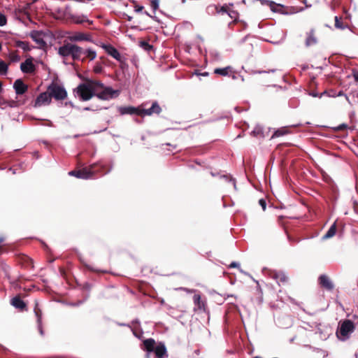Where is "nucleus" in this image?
Masks as SVG:
<instances>
[{
    "label": "nucleus",
    "instance_id": "obj_26",
    "mask_svg": "<svg viewBox=\"0 0 358 358\" xmlns=\"http://www.w3.org/2000/svg\"><path fill=\"white\" fill-rule=\"evenodd\" d=\"M15 46L21 48L24 52H29L31 50V48L29 46V44L27 41H16L15 42Z\"/></svg>",
    "mask_w": 358,
    "mask_h": 358
},
{
    "label": "nucleus",
    "instance_id": "obj_51",
    "mask_svg": "<svg viewBox=\"0 0 358 358\" xmlns=\"http://www.w3.org/2000/svg\"><path fill=\"white\" fill-rule=\"evenodd\" d=\"M153 355V352L146 351L145 358H151Z\"/></svg>",
    "mask_w": 358,
    "mask_h": 358
},
{
    "label": "nucleus",
    "instance_id": "obj_12",
    "mask_svg": "<svg viewBox=\"0 0 358 358\" xmlns=\"http://www.w3.org/2000/svg\"><path fill=\"white\" fill-rule=\"evenodd\" d=\"M69 40L71 42L78 41H89L92 42L93 38L90 34H85L82 32H76L73 35L69 37Z\"/></svg>",
    "mask_w": 358,
    "mask_h": 358
},
{
    "label": "nucleus",
    "instance_id": "obj_45",
    "mask_svg": "<svg viewBox=\"0 0 358 358\" xmlns=\"http://www.w3.org/2000/svg\"><path fill=\"white\" fill-rule=\"evenodd\" d=\"M259 204L262 208L263 210H265L266 208V201L264 199H260L259 200Z\"/></svg>",
    "mask_w": 358,
    "mask_h": 358
},
{
    "label": "nucleus",
    "instance_id": "obj_58",
    "mask_svg": "<svg viewBox=\"0 0 358 358\" xmlns=\"http://www.w3.org/2000/svg\"><path fill=\"white\" fill-rule=\"evenodd\" d=\"M308 69V65H303L302 66V70L303 71H306Z\"/></svg>",
    "mask_w": 358,
    "mask_h": 358
},
{
    "label": "nucleus",
    "instance_id": "obj_31",
    "mask_svg": "<svg viewBox=\"0 0 358 358\" xmlns=\"http://www.w3.org/2000/svg\"><path fill=\"white\" fill-rule=\"evenodd\" d=\"M251 135L257 137L259 136H263V128L260 125H257L251 131Z\"/></svg>",
    "mask_w": 358,
    "mask_h": 358
},
{
    "label": "nucleus",
    "instance_id": "obj_37",
    "mask_svg": "<svg viewBox=\"0 0 358 358\" xmlns=\"http://www.w3.org/2000/svg\"><path fill=\"white\" fill-rule=\"evenodd\" d=\"M6 106H9L10 108H16L18 107L21 103H20L19 101L16 100H8L6 101Z\"/></svg>",
    "mask_w": 358,
    "mask_h": 358
},
{
    "label": "nucleus",
    "instance_id": "obj_25",
    "mask_svg": "<svg viewBox=\"0 0 358 358\" xmlns=\"http://www.w3.org/2000/svg\"><path fill=\"white\" fill-rule=\"evenodd\" d=\"M193 301L199 309L204 310L205 302L201 300V296L199 294H194L193 296Z\"/></svg>",
    "mask_w": 358,
    "mask_h": 358
},
{
    "label": "nucleus",
    "instance_id": "obj_35",
    "mask_svg": "<svg viewBox=\"0 0 358 358\" xmlns=\"http://www.w3.org/2000/svg\"><path fill=\"white\" fill-rule=\"evenodd\" d=\"M335 27L336 29H345L346 27H348V25H343V22L341 21V18H339L338 16H335Z\"/></svg>",
    "mask_w": 358,
    "mask_h": 358
},
{
    "label": "nucleus",
    "instance_id": "obj_5",
    "mask_svg": "<svg viewBox=\"0 0 358 358\" xmlns=\"http://www.w3.org/2000/svg\"><path fill=\"white\" fill-rule=\"evenodd\" d=\"M120 94L119 90H115L111 87L105 86L99 91H95L94 96L100 100H110L117 97Z\"/></svg>",
    "mask_w": 358,
    "mask_h": 358
},
{
    "label": "nucleus",
    "instance_id": "obj_8",
    "mask_svg": "<svg viewBox=\"0 0 358 358\" xmlns=\"http://www.w3.org/2000/svg\"><path fill=\"white\" fill-rule=\"evenodd\" d=\"M20 70L24 73H32L36 71V66L33 63V57H29L20 64Z\"/></svg>",
    "mask_w": 358,
    "mask_h": 358
},
{
    "label": "nucleus",
    "instance_id": "obj_20",
    "mask_svg": "<svg viewBox=\"0 0 358 358\" xmlns=\"http://www.w3.org/2000/svg\"><path fill=\"white\" fill-rule=\"evenodd\" d=\"M156 345L155 341L153 338H147L143 341V350L145 351L154 352Z\"/></svg>",
    "mask_w": 358,
    "mask_h": 358
},
{
    "label": "nucleus",
    "instance_id": "obj_62",
    "mask_svg": "<svg viewBox=\"0 0 358 358\" xmlns=\"http://www.w3.org/2000/svg\"><path fill=\"white\" fill-rule=\"evenodd\" d=\"M201 75L203 76H207L208 75V72H204V73H201Z\"/></svg>",
    "mask_w": 358,
    "mask_h": 358
},
{
    "label": "nucleus",
    "instance_id": "obj_49",
    "mask_svg": "<svg viewBox=\"0 0 358 358\" xmlns=\"http://www.w3.org/2000/svg\"><path fill=\"white\" fill-rule=\"evenodd\" d=\"M248 37H249V35H246V36H245L243 38H241V39L238 42V44L239 45H242L243 43H244L247 41V39H248Z\"/></svg>",
    "mask_w": 358,
    "mask_h": 358
},
{
    "label": "nucleus",
    "instance_id": "obj_1",
    "mask_svg": "<svg viewBox=\"0 0 358 358\" xmlns=\"http://www.w3.org/2000/svg\"><path fill=\"white\" fill-rule=\"evenodd\" d=\"M104 170L105 166L100 162H96L91 164L89 167L71 171L69 172V175L77 178L87 180L92 178L96 173H101Z\"/></svg>",
    "mask_w": 358,
    "mask_h": 358
},
{
    "label": "nucleus",
    "instance_id": "obj_30",
    "mask_svg": "<svg viewBox=\"0 0 358 358\" xmlns=\"http://www.w3.org/2000/svg\"><path fill=\"white\" fill-rule=\"evenodd\" d=\"M107 107H102L97 104H92L90 106L85 107L83 110L85 111H97L101 109H107Z\"/></svg>",
    "mask_w": 358,
    "mask_h": 358
},
{
    "label": "nucleus",
    "instance_id": "obj_50",
    "mask_svg": "<svg viewBox=\"0 0 358 358\" xmlns=\"http://www.w3.org/2000/svg\"><path fill=\"white\" fill-rule=\"evenodd\" d=\"M144 7L143 6H135V11L136 13H140L143 10Z\"/></svg>",
    "mask_w": 358,
    "mask_h": 358
},
{
    "label": "nucleus",
    "instance_id": "obj_11",
    "mask_svg": "<svg viewBox=\"0 0 358 358\" xmlns=\"http://www.w3.org/2000/svg\"><path fill=\"white\" fill-rule=\"evenodd\" d=\"M101 48L112 57L118 62H121L122 56L118 50L110 44L103 43Z\"/></svg>",
    "mask_w": 358,
    "mask_h": 358
},
{
    "label": "nucleus",
    "instance_id": "obj_56",
    "mask_svg": "<svg viewBox=\"0 0 358 358\" xmlns=\"http://www.w3.org/2000/svg\"><path fill=\"white\" fill-rule=\"evenodd\" d=\"M150 17L152 18L154 20L158 22H160L159 18L157 17H156L155 15H151Z\"/></svg>",
    "mask_w": 358,
    "mask_h": 358
},
{
    "label": "nucleus",
    "instance_id": "obj_46",
    "mask_svg": "<svg viewBox=\"0 0 358 358\" xmlns=\"http://www.w3.org/2000/svg\"><path fill=\"white\" fill-rule=\"evenodd\" d=\"M37 326H38V332H39L40 335L43 336H44V331L43 329L42 322L41 323H37Z\"/></svg>",
    "mask_w": 358,
    "mask_h": 358
},
{
    "label": "nucleus",
    "instance_id": "obj_63",
    "mask_svg": "<svg viewBox=\"0 0 358 358\" xmlns=\"http://www.w3.org/2000/svg\"><path fill=\"white\" fill-rule=\"evenodd\" d=\"M238 76H239L233 75V76H232V78H233L234 80H236V79H237V78H238Z\"/></svg>",
    "mask_w": 358,
    "mask_h": 358
},
{
    "label": "nucleus",
    "instance_id": "obj_16",
    "mask_svg": "<svg viewBox=\"0 0 358 358\" xmlns=\"http://www.w3.org/2000/svg\"><path fill=\"white\" fill-rule=\"evenodd\" d=\"M154 358H165L168 357L166 348L163 343H159L154 349Z\"/></svg>",
    "mask_w": 358,
    "mask_h": 358
},
{
    "label": "nucleus",
    "instance_id": "obj_59",
    "mask_svg": "<svg viewBox=\"0 0 358 358\" xmlns=\"http://www.w3.org/2000/svg\"><path fill=\"white\" fill-rule=\"evenodd\" d=\"M66 105H69L71 107H74V105L71 101L66 102Z\"/></svg>",
    "mask_w": 358,
    "mask_h": 358
},
{
    "label": "nucleus",
    "instance_id": "obj_21",
    "mask_svg": "<svg viewBox=\"0 0 358 358\" xmlns=\"http://www.w3.org/2000/svg\"><path fill=\"white\" fill-rule=\"evenodd\" d=\"M317 43V38L314 36V30L311 29L308 34V36L306 39L305 45L306 47L311 46Z\"/></svg>",
    "mask_w": 358,
    "mask_h": 358
},
{
    "label": "nucleus",
    "instance_id": "obj_13",
    "mask_svg": "<svg viewBox=\"0 0 358 358\" xmlns=\"http://www.w3.org/2000/svg\"><path fill=\"white\" fill-rule=\"evenodd\" d=\"M320 286L327 290L331 291L334 288V285L331 279L325 274H322L318 278Z\"/></svg>",
    "mask_w": 358,
    "mask_h": 358
},
{
    "label": "nucleus",
    "instance_id": "obj_48",
    "mask_svg": "<svg viewBox=\"0 0 358 358\" xmlns=\"http://www.w3.org/2000/svg\"><path fill=\"white\" fill-rule=\"evenodd\" d=\"M346 124H341L335 128V130L340 131L347 128Z\"/></svg>",
    "mask_w": 358,
    "mask_h": 358
},
{
    "label": "nucleus",
    "instance_id": "obj_2",
    "mask_svg": "<svg viewBox=\"0 0 358 358\" xmlns=\"http://www.w3.org/2000/svg\"><path fill=\"white\" fill-rule=\"evenodd\" d=\"M58 54L62 57H71L74 61L82 60L83 62L85 60V58L81 59L83 48L71 43L60 46L58 49Z\"/></svg>",
    "mask_w": 358,
    "mask_h": 358
},
{
    "label": "nucleus",
    "instance_id": "obj_24",
    "mask_svg": "<svg viewBox=\"0 0 358 358\" xmlns=\"http://www.w3.org/2000/svg\"><path fill=\"white\" fill-rule=\"evenodd\" d=\"M82 55H85V57L88 58L90 59V61L94 60L96 57V51L91 48H87L86 50L83 49Z\"/></svg>",
    "mask_w": 358,
    "mask_h": 358
},
{
    "label": "nucleus",
    "instance_id": "obj_43",
    "mask_svg": "<svg viewBox=\"0 0 358 358\" xmlns=\"http://www.w3.org/2000/svg\"><path fill=\"white\" fill-rule=\"evenodd\" d=\"M331 92H332V93H330V92H328L327 95L329 96L336 97V96H341L344 95V93L343 91H339L338 92V94H336L333 91H331Z\"/></svg>",
    "mask_w": 358,
    "mask_h": 358
},
{
    "label": "nucleus",
    "instance_id": "obj_4",
    "mask_svg": "<svg viewBox=\"0 0 358 358\" xmlns=\"http://www.w3.org/2000/svg\"><path fill=\"white\" fill-rule=\"evenodd\" d=\"M354 330V322L350 320H345L340 324L336 333V336L339 340L345 341L350 338Z\"/></svg>",
    "mask_w": 358,
    "mask_h": 358
},
{
    "label": "nucleus",
    "instance_id": "obj_19",
    "mask_svg": "<svg viewBox=\"0 0 358 358\" xmlns=\"http://www.w3.org/2000/svg\"><path fill=\"white\" fill-rule=\"evenodd\" d=\"M299 124L291 125L290 127H296ZM289 127H282L276 129L271 136V138H278L290 133Z\"/></svg>",
    "mask_w": 358,
    "mask_h": 358
},
{
    "label": "nucleus",
    "instance_id": "obj_22",
    "mask_svg": "<svg viewBox=\"0 0 358 358\" xmlns=\"http://www.w3.org/2000/svg\"><path fill=\"white\" fill-rule=\"evenodd\" d=\"M78 257L80 260V262H81V264L89 271H93V272H96V273H106V271H103V270H99V269H95L94 268H93L92 266L89 265L88 264H87L84 259L83 258V256L81 254L78 253Z\"/></svg>",
    "mask_w": 358,
    "mask_h": 358
},
{
    "label": "nucleus",
    "instance_id": "obj_57",
    "mask_svg": "<svg viewBox=\"0 0 358 358\" xmlns=\"http://www.w3.org/2000/svg\"><path fill=\"white\" fill-rule=\"evenodd\" d=\"M210 175H211L212 176H213V177H215V176H219V177H220V173H214V172H210Z\"/></svg>",
    "mask_w": 358,
    "mask_h": 358
},
{
    "label": "nucleus",
    "instance_id": "obj_39",
    "mask_svg": "<svg viewBox=\"0 0 358 358\" xmlns=\"http://www.w3.org/2000/svg\"><path fill=\"white\" fill-rule=\"evenodd\" d=\"M9 58L11 62H18L20 60V56L16 52H10Z\"/></svg>",
    "mask_w": 358,
    "mask_h": 358
},
{
    "label": "nucleus",
    "instance_id": "obj_52",
    "mask_svg": "<svg viewBox=\"0 0 358 358\" xmlns=\"http://www.w3.org/2000/svg\"><path fill=\"white\" fill-rule=\"evenodd\" d=\"M353 77L355 78V80L358 82V71H353Z\"/></svg>",
    "mask_w": 358,
    "mask_h": 358
},
{
    "label": "nucleus",
    "instance_id": "obj_15",
    "mask_svg": "<svg viewBox=\"0 0 358 358\" xmlns=\"http://www.w3.org/2000/svg\"><path fill=\"white\" fill-rule=\"evenodd\" d=\"M120 115H136L140 116V107L120 106L118 108Z\"/></svg>",
    "mask_w": 358,
    "mask_h": 358
},
{
    "label": "nucleus",
    "instance_id": "obj_7",
    "mask_svg": "<svg viewBox=\"0 0 358 358\" xmlns=\"http://www.w3.org/2000/svg\"><path fill=\"white\" fill-rule=\"evenodd\" d=\"M51 102L50 95L48 92L41 93L36 99L34 106L35 108H38L42 106L49 105Z\"/></svg>",
    "mask_w": 358,
    "mask_h": 358
},
{
    "label": "nucleus",
    "instance_id": "obj_54",
    "mask_svg": "<svg viewBox=\"0 0 358 358\" xmlns=\"http://www.w3.org/2000/svg\"><path fill=\"white\" fill-rule=\"evenodd\" d=\"M117 325L120 327H129V328H131L129 324L125 323H117Z\"/></svg>",
    "mask_w": 358,
    "mask_h": 358
},
{
    "label": "nucleus",
    "instance_id": "obj_64",
    "mask_svg": "<svg viewBox=\"0 0 358 358\" xmlns=\"http://www.w3.org/2000/svg\"><path fill=\"white\" fill-rule=\"evenodd\" d=\"M132 323H133V324H135V323H136V324H139V321H138V320H134V321L132 322Z\"/></svg>",
    "mask_w": 358,
    "mask_h": 358
},
{
    "label": "nucleus",
    "instance_id": "obj_9",
    "mask_svg": "<svg viewBox=\"0 0 358 358\" xmlns=\"http://www.w3.org/2000/svg\"><path fill=\"white\" fill-rule=\"evenodd\" d=\"M162 108L157 101H154L150 108L148 109H142L140 108V116L151 115L152 114H159Z\"/></svg>",
    "mask_w": 358,
    "mask_h": 358
},
{
    "label": "nucleus",
    "instance_id": "obj_61",
    "mask_svg": "<svg viewBox=\"0 0 358 358\" xmlns=\"http://www.w3.org/2000/svg\"><path fill=\"white\" fill-rule=\"evenodd\" d=\"M6 101H3L2 103H0V106H6Z\"/></svg>",
    "mask_w": 358,
    "mask_h": 358
},
{
    "label": "nucleus",
    "instance_id": "obj_10",
    "mask_svg": "<svg viewBox=\"0 0 358 358\" xmlns=\"http://www.w3.org/2000/svg\"><path fill=\"white\" fill-rule=\"evenodd\" d=\"M269 276L275 280L277 283L280 285V283H285L287 281V276L285 273V272L282 271H270L268 270Z\"/></svg>",
    "mask_w": 358,
    "mask_h": 358
},
{
    "label": "nucleus",
    "instance_id": "obj_34",
    "mask_svg": "<svg viewBox=\"0 0 358 358\" xmlns=\"http://www.w3.org/2000/svg\"><path fill=\"white\" fill-rule=\"evenodd\" d=\"M34 313L36 317V322L37 323H41L42 322V313L41 309L38 307V305L36 304L34 308Z\"/></svg>",
    "mask_w": 358,
    "mask_h": 358
},
{
    "label": "nucleus",
    "instance_id": "obj_55",
    "mask_svg": "<svg viewBox=\"0 0 358 358\" xmlns=\"http://www.w3.org/2000/svg\"><path fill=\"white\" fill-rule=\"evenodd\" d=\"M112 169H113V165L111 164L110 168L104 172V174H107V173H110Z\"/></svg>",
    "mask_w": 358,
    "mask_h": 358
},
{
    "label": "nucleus",
    "instance_id": "obj_6",
    "mask_svg": "<svg viewBox=\"0 0 358 358\" xmlns=\"http://www.w3.org/2000/svg\"><path fill=\"white\" fill-rule=\"evenodd\" d=\"M50 97L56 100H64L67 96V92L62 86L52 83L48 87Z\"/></svg>",
    "mask_w": 358,
    "mask_h": 358
},
{
    "label": "nucleus",
    "instance_id": "obj_14",
    "mask_svg": "<svg viewBox=\"0 0 358 358\" xmlns=\"http://www.w3.org/2000/svg\"><path fill=\"white\" fill-rule=\"evenodd\" d=\"M13 89L17 95H22L28 90V85L22 79L19 78L14 82Z\"/></svg>",
    "mask_w": 358,
    "mask_h": 358
},
{
    "label": "nucleus",
    "instance_id": "obj_29",
    "mask_svg": "<svg viewBox=\"0 0 358 358\" xmlns=\"http://www.w3.org/2000/svg\"><path fill=\"white\" fill-rule=\"evenodd\" d=\"M220 179L224 180L227 182H231L234 189H236V180L231 175L224 174L220 176Z\"/></svg>",
    "mask_w": 358,
    "mask_h": 358
},
{
    "label": "nucleus",
    "instance_id": "obj_33",
    "mask_svg": "<svg viewBox=\"0 0 358 358\" xmlns=\"http://www.w3.org/2000/svg\"><path fill=\"white\" fill-rule=\"evenodd\" d=\"M8 69V64L3 60H0V75H6Z\"/></svg>",
    "mask_w": 358,
    "mask_h": 358
},
{
    "label": "nucleus",
    "instance_id": "obj_36",
    "mask_svg": "<svg viewBox=\"0 0 358 358\" xmlns=\"http://www.w3.org/2000/svg\"><path fill=\"white\" fill-rule=\"evenodd\" d=\"M85 22H88L89 24H92V20H90L89 19L87 18L86 16H81V17H77L76 19L75 20V22L77 23V24H82Z\"/></svg>",
    "mask_w": 358,
    "mask_h": 358
},
{
    "label": "nucleus",
    "instance_id": "obj_32",
    "mask_svg": "<svg viewBox=\"0 0 358 358\" xmlns=\"http://www.w3.org/2000/svg\"><path fill=\"white\" fill-rule=\"evenodd\" d=\"M231 69L230 66L225 68H217L214 70V73L220 76H226L228 75V70Z\"/></svg>",
    "mask_w": 358,
    "mask_h": 358
},
{
    "label": "nucleus",
    "instance_id": "obj_3",
    "mask_svg": "<svg viewBox=\"0 0 358 358\" xmlns=\"http://www.w3.org/2000/svg\"><path fill=\"white\" fill-rule=\"evenodd\" d=\"M73 94L80 101H87L94 96L95 89L90 84L83 83L73 90Z\"/></svg>",
    "mask_w": 358,
    "mask_h": 358
},
{
    "label": "nucleus",
    "instance_id": "obj_41",
    "mask_svg": "<svg viewBox=\"0 0 358 358\" xmlns=\"http://www.w3.org/2000/svg\"><path fill=\"white\" fill-rule=\"evenodd\" d=\"M159 0H152L151 1V7L154 12H155L159 8Z\"/></svg>",
    "mask_w": 358,
    "mask_h": 358
},
{
    "label": "nucleus",
    "instance_id": "obj_28",
    "mask_svg": "<svg viewBox=\"0 0 358 358\" xmlns=\"http://www.w3.org/2000/svg\"><path fill=\"white\" fill-rule=\"evenodd\" d=\"M262 4H268L270 8H271V11L274 12V13H276L278 12L277 9H276V6H283L281 4H278L276 3H275L274 1H269V0H259Z\"/></svg>",
    "mask_w": 358,
    "mask_h": 358
},
{
    "label": "nucleus",
    "instance_id": "obj_17",
    "mask_svg": "<svg viewBox=\"0 0 358 358\" xmlns=\"http://www.w3.org/2000/svg\"><path fill=\"white\" fill-rule=\"evenodd\" d=\"M30 36L32 40L36 42L40 48H45L47 47V43L45 40L41 37V34L38 31H33L30 34Z\"/></svg>",
    "mask_w": 358,
    "mask_h": 358
},
{
    "label": "nucleus",
    "instance_id": "obj_27",
    "mask_svg": "<svg viewBox=\"0 0 358 358\" xmlns=\"http://www.w3.org/2000/svg\"><path fill=\"white\" fill-rule=\"evenodd\" d=\"M87 83L90 84L92 87L96 89V92L97 90L99 91L101 88L105 87L103 83L98 80H88Z\"/></svg>",
    "mask_w": 358,
    "mask_h": 358
},
{
    "label": "nucleus",
    "instance_id": "obj_60",
    "mask_svg": "<svg viewBox=\"0 0 358 358\" xmlns=\"http://www.w3.org/2000/svg\"><path fill=\"white\" fill-rule=\"evenodd\" d=\"M90 287H91L90 284H89V283H86V284H85V288H86V289H90Z\"/></svg>",
    "mask_w": 358,
    "mask_h": 358
},
{
    "label": "nucleus",
    "instance_id": "obj_44",
    "mask_svg": "<svg viewBox=\"0 0 358 358\" xmlns=\"http://www.w3.org/2000/svg\"><path fill=\"white\" fill-rule=\"evenodd\" d=\"M327 93H328V91H324L322 93H321L320 94H319L317 92H312L310 93V95L313 96V97H320V98H321L324 94H327Z\"/></svg>",
    "mask_w": 358,
    "mask_h": 358
},
{
    "label": "nucleus",
    "instance_id": "obj_40",
    "mask_svg": "<svg viewBox=\"0 0 358 358\" xmlns=\"http://www.w3.org/2000/svg\"><path fill=\"white\" fill-rule=\"evenodd\" d=\"M7 23V17L6 16L0 13V27H3Z\"/></svg>",
    "mask_w": 358,
    "mask_h": 358
},
{
    "label": "nucleus",
    "instance_id": "obj_42",
    "mask_svg": "<svg viewBox=\"0 0 358 358\" xmlns=\"http://www.w3.org/2000/svg\"><path fill=\"white\" fill-rule=\"evenodd\" d=\"M102 71H103L102 66L100 64H96L94 67V71L96 73H100L102 72Z\"/></svg>",
    "mask_w": 358,
    "mask_h": 358
},
{
    "label": "nucleus",
    "instance_id": "obj_47",
    "mask_svg": "<svg viewBox=\"0 0 358 358\" xmlns=\"http://www.w3.org/2000/svg\"><path fill=\"white\" fill-rule=\"evenodd\" d=\"M239 266H240V264H239V263H238V262H232L229 264V268H239Z\"/></svg>",
    "mask_w": 358,
    "mask_h": 358
},
{
    "label": "nucleus",
    "instance_id": "obj_38",
    "mask_svg": "<svg viewBox=\"0 0 358 358\" xmlns=\"http://www.w3.org/2000/svg\"><path fill=\"white\" fill-rule=\"evenodd\" d=\"M140 46L143 48L145 50L150 51L152 49L153 46L150 45L148 42L145 41H142L140 42Z\"/></svg>",
    "mask_w": 358,
    "mask_h": 358
},
{
    "label": "nucleus",
    "instance_id": "obj_23",
    "mask_svg": "<svg viewBox=\"0 0 358 358\" xmlns=\"http://www.w3.org/2000/svg\"><path fill=\"white\" fill-rule=\"evenodd\" d=\"M336 223L335 222L334 223H333L331 225V227H329V229H328L327 233L323 236L322 239L327 240V239L331 238L336 234Z\"/></svg>",
    "mask_w": 358,
    "mask_h": 358
},
{
    "label": "nucleus",
    "instance_id": "obj_18",
    "mask_svg": "<svg viewBox=\"0 0 358 358\" xmlns=\"http://www.w3.org/2000/svg\"><path fill=\"white\" fill-rule=\"evenodd\" d=\"M10 304L15 308L23 310L27 305L20 296H15L10 300Z\"/></svg>",
    "mask_w": 358,
    "mask_h": 358
},
{
    "label": "nucleus",
    "instance_id": "obj_53",
    "mask_svg": "<svg viewBox=\"0 0 358 358\" xmlns=\"http://www.w3.org/2000/svg\"><path fill=\"white\" fill-rule=\"evenodd\" d=\"M218 13H228L227 8L225 6H222L220 10L218 11Z\"/></svg>",
    "mask_w": 358,
    "mask_h": 358
}]
</instances>
